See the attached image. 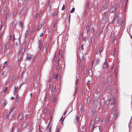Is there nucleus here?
Returning a JSON list of instances; mask_svg holds the SVG:
<instances>
[{
	"label": "nucleus",
	"mask_w": 132,
	"mask_h": 132,
	"mask_svg": "<svg viewBox=\"0 0 132 132\" xmlns=\"http://www.w3.org/2000/svg\"><path fill=\"white\" fill-rule=\"evenodd\" d=\"M13 110L10 111L9 112L7 116V118L9 119H11L12 118L14 115L15 113Z\"/></svg>",
	"instance_id": "f257e3e1"
},
{
	"label": "nucleus",
	"mask_w": 132,
	"mask_h": 132,
	"mask_svg": "<svg viewBox=\"0 0 132 132\" xmlns=\"http://www.w3.org/2000/svg\"><path fill=\"white\" fill-rule=\"evenodd\" d=\"M117 108L116 106H115L114 108L112 111V113L113 114H114L115 119L118 116L119 114V112H117Z\"/></svg>",
	"instance_id": "f03ea898"
},
{
	"label": "nucleus",
	"mask_w": 132,
	"mask_h": 132,
	"mask_svg": "<svg viewBox=\"0 0 132 132\" xmlns=\"http://www.w3.org/2000/svg\"><path fill=\"white\" fill-rule=\"evenodd\" d=\"M108 13L106 12H104L103 14V20L104 21H106L108 19Z\"/></svg>",
	"instance_id": "7ed1b4c3"
},
{
	"label": "nucleus",
	"mask_w": 132,
	"mask_h": 132,
	"mask_svg": "<svg viewBox=\"0 0 132 132\" xmlns=\"http://www.w3.org/2000/svg\"><path fill=\"white\" fill-rule=\"evenodd\" d=\"M103 70H105V71H106V70H107L108 69V65L106 61H105L103 63Z\"/></svg>",
	"instance_id": "20e7f679"
},
{
	"label": "nucleus",
	"mask_w": 132,
	"mask_h": 132,
	"mask_svg": "<svg viewBox=\"0 0 132 132\" xmlns=\"http://www.w3.org/2000/svg\"><path fill=\"white\" fill-rule=\"evenodd\" d=\"M25 48V47L24 46H22L20 48L19 54H20V55H23V53L24 52Z\"/></svg>",
	"instance_id": "39448f33"
},
{
	"label": "nucleus",
	"mask_w": 132,
	"mask_h": 132,
	"mask_svg": "<svg viewBox=\"0 0 132 132\" xmlns=\"http://www.w3.org/2000/svg\"><path fill=\"white\" fill-rule=\"evenodd\" d=\"M39 81V79H37L34 81V86L35 88L38 87Z\"/></svg>",
	"instance_id": "423d86ee"
},
{
	"label": "nucleus",
	"mask_w": 132,
	"mask_h": 132,
	"mask_svg": "<svg viewBox=\"0 0 132 132\" xmlns=\"http://www.w3.org/2000/svg\"><path fill=\"white\" fill-rule=\"evenodd\" d=\"M118 7L117 4H116L114 7H112L110 9V11L111 13H113L116 10V9H117Z\"/></svg>",
	"instance_id": "0eeeda50"
},
{
	"label": "nucleus",
	"mask_w": 132,
	"mask_h": 132,
	"mask_svg": "<svg viewBox=\"0 0 132 132\" xmlns=\"http://www.w3.org/2000/svg\"><path fill=\"white\" fill-rule=\"evenodd\" d=\"M43 46V43L42 41L41 40H39L38 43V47L39 49L40 50L41 48Z\"/></svg>",
	"instance_id": "6e6552de"
},
{
	"label": "nucleus",
	"mask_w": 132,
	"mask_h": 132,
	"mask_svg": "<svg viewBox=\"0 0 132 132\" xmlns=\"http://www.w3.org/2000/svg\"><path fill=\"white\" fill-rule=\"evenodd\" d=\"M27 10V7L26 6H24L23 9L22 10L21 12L22 15H24L25 14L26 11Z\"/></svg>",
	"instance_id": "1a4fd4ad"
},
{
	"label": "nucleus",
	"mask_w": 132,
	"mask_h": 132,
	"mask_svg": "<svg viewBox=\"0 0 132 132\" xmlns=\"http://www.w3.org/2000/svg\"><path fill=\"white\" fill-rule=\"evenodd\" d=\"M8 66V64H7V61H6L5 62L3 66V70L5 69V68L7 67Z\"/></svg>",
	"instance_id": "9d476101"
},
{
	"label": "nucleus",
	"mask_w": 132,
	"mask_h": 132,
	"mask_svg": "<svg viewBox=\"0 0 132 132\" xmlns=\"http://www.w3.org/2000/svg\"><path fill=\"white\" fill-rule=\"evenodd\" d=\"M90 4L89 3H87V4L85 5V11L86 10H88L89 9Z\"/></svg>",
	"instance_id": "9b49d317"
},
{
	"label": "nucleus",
	"mask_w": 132,
	"mask_h": 132,
	"mask_svg": "<svg viewBox=\"0 0 132 132\" xmlns=\"http://www.w3.org/2000/svg\"><path fill=\"white\" fill-rule=\"evenodd\" d=\"M90 27L89 26V23H88L87 24V26H86V33L87 34L89 31Z\"/></svg>",
	"instance_id": "f8f14e48"
},
{
	"label": "nucleus",
	"mask_w": 132,
	"mask_h": 132,
	"mask_svg": "<svg viewBox=\"0 0 132 132\" xmlns=\"http://www.w3.org/2000/svg\"><path fill=\"white\" fill-rule=\"evenodd\" d=\"M53 78L55 80H57L59 78V75L57 74H54L53 76Z\"/></svg>",
	"instance_id": "ddd939ff"
},
{
	"label": "nucleus",
	"mask_w": 132,
	"mask_h": 132,
	"mask_svg": "<svg viewBox=\"0 0 132 132\" xmlns=\"http://www.w3.org/2000/svg\"><path fill=\"white\" fill-rule=\"evenodd\" d=\"M95 65H97L99 64V63L100 62V59H98L96 60H95Z\"/></svg>",
	"instance_id": "4468645a"
},
{
	"label": "nucleus",
	"mask_w": 132,
	"mask_h": 132,
	"mask_svg": "<svg viewBox=\"0 0 132 132\" xmlns=\"http://www.w3.org/2000/svg\"><path fill=\"white\" fill-rule=\"evenodd\" d=\"M22 55H20V54H19L18 55V60L19 62L20 61L21 59H22Z\"/></svg>",
	"instance_id": "2eb2a0df"
},
{
	"label": "nucleus",
	"mask_w": 132,
	"mask_h": 132,
	"mask_svg": "<svg viewBox=\"0 0 132 132\" xmlns=\"http://www.w3.org/2000/svg\"><path fill=\"white\" fill-rule=\"evenodd\" d=\"M27 126V123L26 122H23L22 123V127L23 128H25Z\"/></svg>",
	"instance_id": "dca6fc26"
},
{
	"label": "nucleus",
	"mask_w": 132,
	"mask_h": 132,
	"mask_svg": "<svg viewBox=\"0 0 132 132\" xmlns=\"http://www.w3.org/2000/svg\"><path fill=\"white\" fill-rule=\"evenodd\" d=\"M22 114L21 113H20L19 115L18 118L20 120H21L22 118Z\"/></svg>",
	"instance_id": "f3484780"
},
{
	"label": "nucleus",
	"mask_w": 132,
	"mask_h": 132,
	"mask_svg": "<svg viewBox=\"0 0 132 132\" xmlns=\"http://www.w3.org/2000/svg\"><path fill=\"white\" fill-rule=\"evenodd\" d=\"M104 104V102H103L102 104V103H101V106L99 108L100 110H102L103 109Z\"/></svg>",
	"instance_id": "a211bd4d"
},
{
	"label": "nucleus",
	"mask_w": 132,
	"mask_h": 132,
	"mask_svg": "<svg viewBox=\"0 0 132 132\" xmlns=\"http://www.w3.org/2000/svg\"><path fill=\"white\" fill-rule=\"evenodd\" d=\"M7 43L6 44V49H9L10 47V45L9 43H8V42H7Z\"/></svg>",
	"instance_id": "6ab92c4d"
},
{
	"label": "nucleus",
	"mask_w": 132,
	"mask_h": 132,
	"mask_svg": "<svg viewBox=\"0 0 132 132\" xmlns=\"http://www.w3.org/2000/svg\"><path fill=\"white\" fill-rule=\"evenodd\" d=\"M106 91L108 92H109L110 90V87L109 86H108L106 88Z\"/></svg>",
	"instance_id": "aec40b11"
},
{
	"label": "nucleus",
	"mask_w": 132,
	"mask_h": 132,
	"mask_svg": "<svg viewBox=\"0 0 132 132\" xmlns=\"http://www.w3.org/2000/svg\"><path fill=\"white\" fill-rule=\"evenodd\" d=\"M77 89H78L77 87H76L75 88V93L74 94V97H76V93L77 92Z\"/></svg>",
	"instance_id": "412c9836"
},
{
	"label": "nucleus",
	"mask_w": 132,
	"mask_h": 132,
	"mask_svg": "<svg viewBox=\"0 0 132 132\" xmlns=\"http://www.w3.org/2000/svg\"><path fill=\"white\" fill-rule=\"evenodd\" d=\"M49 96L47 94L46 95V97L45 98V100L46 101H48L49 100V99L48 97Z\"/></svg>",
	"instance_id": "4be33fe9"
},
{
	"label": "nucleus",
	"mask_w": 132,
	"mask_h": 132,
	"mask_svg": "<svg viewBox=\"0 0 132 132\" xmlns=\"http://www.w3.org/2000/svg\"><path fill=\"white\" fill-rule=\"evenodd\" d=\"M99 121V118L98 117H96V118L95 119V122H96V123H97Z\"/></svg>",
	"instance_id": "5701e85b"
},
{
	"label": "nucleus",
	"mask_w": 132,
	"mask_h": 132,
	"mask_svg": "<svg viewBox=\"0 0 132 132\" xmlns=\"http://www.w3.org/2000/svg\"><path fill=\"white\" fill-rule=\"evenodd\" d=\"M18 88H17V87L16 88V87H14V94H15L16 93V92L18 90Z\"/></svg>",
	"instance_id": "b1692460"
},
{
	"label": "nucleus",
	"mask_w": 132,
	"mask_h": 132,
	"mask_svg": "<svg viewBox=\"0 0 132 132\" xmlns=\"http://www.w3.org/2000/svg\"><path fill=\"white\" fill-rule=\"evenodd\" d=\"M58 12L56 10H55L54 11V13H53V16H55L56 15H57V14L58 13Z\"/></svg>",
	"instance_id": "393cba45"
},
{
	"label": "nucleus",
	"mask_w": 132,
	"mask_h": 132,
	"mask_svg": "<svg viewBox=\"0 0 132 132\" xmlns=\"http://www.w3.org/2000/svg\"><path fill=\"white\" fill-rule=\"evenodd\" d=\"M107 5L108 4L106 3H105L104 4L103 7L104 8V9H105L107 8Z\"/></svg>",
	"instance_id": "a878e982"
},
{
	"label": "nucleus",
	"mask_w": 132,
	"mask_h": 132,
	"mask_svg": "<svg viewBox=\"0 0 132 132\" xmlns=\"http://www.w3.org/2000/svg\"><path fill=\"white\" fill-rule=\"evenodd\" d=\"M19 24V26L21 29H22L23 28V26L22 22L21 21L20 22Z\"/></svg>",
	"instance_id": "bb28decb"
},
{
	"label": "nucleus",
	"mask_w": 132,
	"mask_h": 132,
	"mask_svg": "<svg viewBox=\"0 0 132 132\" xmlns=\"http://www.w3.org/2000/svg\"><path fill=\"white\" fill-rule=\"evenodd\" d=\"M2 52L3 53H4L5 52V48L4 46V47H2Z\"/></svg>",
	"instance_id": "cd10ccee"
},
{
	"label": "nucleus",
	"mask_w": 132,
	"mask_h": 132,
	"mask_svg": "<svg viewBox=\"0 0 132 132\" xmlns=\"http://www.w3.org/2000/svg\"><path fill=\"white\" fill-rule=\"evenodd\" d=\"M122 2L121 1L119 3V7L120 8L122 7Z\"/></svg>",
	"instance_id": "c85d7f7f"
},
{
	"label": "nucleus",
	"mask_w": 132,
	"mask_h": 132,
	"mask_svg": "<svg viewBox=\"0 0 132 132\" xmlns=\"http://www.w3.org/2000/svg\"><path fill=\"white\" fill-rule=\"evenodd\" d=\"M16 24V23L15 21L13 22L12 23V25L13 27H14Z\"/></svg>",
	"instance_id": "c756f323"
},
{
	"label": "nucleus",
	"mask_w": 132,
	"mask_h": 132,
	"mask_svg": "<svg viewBox=\"0 0 132 132\" xmlns=\"http://www.w3.org/2000/svg\"><path fill=\"white\" fill-rule=\"evenodd\" d=\"M75 10V8L73 7L70 11V12L71 13H73L74 11Z\"/></svg>",
	"instance_id": "7c9ffc66"
},
{
	"label": "nucleus",
	"mask_w": 132,
	"mask_h": 132,
	"mask_svg": "<svg viewBox=\"0 0 132 132\" xmlns=\"http://www.w3.org/2000/svg\"><path fill=\"white\" fill-rule=\"evenodd\" d=\"M116 104L115 101H114L113 102H111V106L115 105Z\"/></svg>",
	"instance_id": "2f4dec72"
},
{
	"label": "nucleus",
	"mask_w": 132,
	"mask_h": 132,
	"mask_svg": "<svg viewBox=\"0 0 132 132\" xmlns=\"http://www.w3.org/2000/svg\"><path fill=\"white\" fill-rule=\"evenodd\" d=\"M110 119V116H108L106 119V122L108 123Z\"/></svg>",
	"instance_id": "473e14b6"
},
{
	"label": "nucleus",
	"mask_w": 132,
	"mask_h": 132,
	"mask_svg": "<svg viewBox=\"0 0 132 132\" xmlns=\"http://www.w3.org/2000/svg\"><path fill=\"white\" fill-rule=\"evenodd\" d=\"M42 25L41 24H40L38 27V29L37 30V31L39 30L42 27Z\"/></svg>",
	"instance_id": "72a5a7b5"
},
{
	"label": "nucleus",
	"mask_w": 132,
	"mask_h": 132,
	"mask_svg": "<svg viewBox=\"0 0 132 132\" xmlns=\"http://www.w3.org/2000/svg\"><path fill=\"white\" fill-rule=\"evenodd\" d=\"M53 101V102H55L56 100V97H55L53 99H52Z\"/></svg>",
	"instance_id": "f704fd0d"
},
{
	"label": "nucleus",
	"mask_w": 132,
	"mask_h": 132,
	"mask_svg": "<svg viewBox=\"0 0 132 132\" xmlns=\"http://www.w3.org/2000/svg\"><path fill=\"white\" fill-rule=\"evenodd\" d=\"M8 89V88L7 87H6L5 88L4 90L3 91V92L4 93H5L7 91Z\"/></svg>",
	"instance_id": "c9c22d12"
},
{
	"label": "nucleus",
	"mask_w": 132,
	"mask_h": 132,
	"mask_svg": "<svg viewBox=\"0 0 132 132\" xmlns=\"http://www.w3.org/2000/svg\"><path fill=\"white\" fill-rule=\"evenodd\" d=\"M79 120V117L77 115L76 116V121L78 122Z\"/></svg>",
	"instance_id": "e433bc0d"
},
{
	"label": "nucleus",
	"mask_w": 132,
	"mask_h": 132,
	"mask_svg": "<svg viewBox=\"0 0 132 132\" xmlns=\"http://www.w3.org/2000/svg\"><path fill=\"white\" fill-rule=\"evenodd\" d=\"M101 52L99 51H98L96 52V53L97 54H99L100 55H101Z\"/></svg>",
	"instance_id": "4c0bfd02"
},
{
	"label": "nucleus",
	"mask_w": 132,
	"mask_h": 132,
	"mask_svg": "<svg viewBox=\"0 0 132 132\" xmlns=\"http://www.w3.org/2000/svg\"><path fill=\"white\" fill-rule=\"evenodd\" d=\"M54 94H52L51 95V99H53L55 97H54Z\"/></svg>",
	"instance_id": "58836bf2"
},
{
	"label": "nucleus",
	"mask_w": 132,
	"mask_h": 132,
	"mask_svg": "<svg viewBox=\"0 0 132 132\" xmlns=\"http://www.w3.org/2000/svg\"><path fill=\"white\" fill-rule=\"evenodd\" d=\"M81 50L82 51H83L84 50V45L83 44H82L81 45Z\"/></svg>",
	"instance_id": "ea45409f"
},
{
	"label": "nucleus",
	"mask_w": 132,
	"mask_h": 132,
	"mask_svg": "<svg viewBox=\"0 0 132 132\" xmlns=\"http://www.w3.org/2000/svg\"><path fill=\"white\" fill-rule=\"evenodd\" d=\"M55 86H54L52 88V91H54L55 89Z\"/></svg>",
	"instance_id": "a19ab883"
},
{
	"label": "nucleus",
	"mask_w": 132,
	"mask_h": 132,
	"mask_svg": "<svg viewBox=\"0 0 132 132\" xmlns=\"http://www.w3.org/2000/svg\"><path fill=\"white\" fill-rule=\"evenodd\" d=\"M65 6L64 5V4L63 5V7H62V10H64V9H65Z\"/></svg>",
	"instance_id": "79ce46f5"
},
{
	"label": "nucleus",
	"mask_w": 132,
	"mask_h": 132,
	"mask_svg": "<svg viewBox=\"0 0 132 132\" xmlns=\"http://www.w3.org/2000/svg\"><path fill=\"white\" fill-rule=\"evenodd\" d=\"M12 38V36L11 35H10L9 37V38L8 39H9V41H10V40H11V38Z\"/></svg>",
	"instance_id": "37998d69"
},
{
	"label": "nucleus",
	"mask_w": 132,
	"mask_h": 132,
	"mask_svg": "<svg viewBox=\"0 0 132 132\" xmlns=\"http://www.w3.org/2000/svg\"><path fill=\"white\" fill-rule=\"evenodd\" d=\"M103 50V48L102 47H101L99 49V51L101 52Z\"/></svg>",
	"instance_id": "c03bdc74"
},
{
	"label": "nucleus",
	"mask_w": 132,
	"mask_h": 132,
	"mask_svg": "<svg viewBox=\"0 0 132 132\" xmlns=\"http://www.w3.org/2000/svg\"><path fill=\"white\" fill-rule=\"evenodd\" d=\"M4 23L2 22V25H1V28H2V27L4 25Z\"/></svg>",
	"instance_id": "a18cd8bd"
},
{
	"label": "nucleus",
	"mask_w": 132,
	"mask_h": 132,
	"mask_svg": "<svg viewBox=\"0 0 132 132\" xmlns=\"http://www.w3.org/2000/svg\"><path fill=\"white\" fill-rule=\"evenodd\" d=\"M16 78V77L15 76H13V78H12V81H13L15 79V78Z\"/></svg>",
	"instance_id": "49530a36"
},
{
	"label": "nucleus",
	"mask_w": 132,
	"mask_h": 132,
	"mask_svg": "<svg viewBox=\"0 0 132 132\" xmlns=\"http://www.w3.org/2000/svg\"><path fill=\"white\" fill-rule=\"evenodd\" d=\"M78 79H77V78L76 79V82H75V84H76L77 85V84H78Z\"/></svg>",
	"instance_id": "de8ad7c7"
},
{
	"label": "nucleus",
	"mask_w": 132,
	"mask_h": 132,
	"mask_svg": "<svg viewBox=\"0 0 132 132\" xmlns=\"http://www.w3.org/2000/svg\"><path fill=\"white\" fill-rule=\"evenodd\" d=\"M96 123V122H95V121H93V120H92V121L91 122V124L92 123V125L94 123Z\"/></svg>",
	"instance_id": "09e8293b"
},
{
	"label": "nucleus",
	"mask_w": 132,
	"mask_h": 132,
	"mask_svg": "<svg viewBox=\"0 0 132 132\" xmlns=\"http://www.w3.org/2000/svg\"><path fill=\"white\" fill-rule=\"evenodd\" d=\"M46 26V23H44L43 25V27H45Z\"/></svg>",
	"instance_id": "8fccbe9b"
},
{
	"label": "nucleus",
	"mask_w": 132,
	"mask_h": 132,
	"mask_svg": "<svg viewBox=\"0 0 132 132\" xmlns=\"http://www.w3.org/2000/svg\"><path fill=\"white\" fill-rule=\"evenodd\" d=\"M31 58V57L30 56H28L27 57V59H28V60L30 59Z\"/></svg>",
	"instance_id": "3c124183"
},
{
	"label": "nucleus",
	"mask_w": 132,
	"mask_h": 132,
	"mask_svg": "<svg viewBox=\"0 0 132 132\" xmlns=\"http://www.w3.org/2000/svg\"><path fill=\"white\" fill-rule=\"evenodd\" d=\"M91 30V31L92 32H93L94 31V29L93 28H92L91 29H90Z\"/></svg>",
	"instance_id": "603ef678"
},
{
	"label": "nucleus",
	"mask_w": 132,
	"mask_h": 132,
	"mask_svg": "<svg viewBox=\"0 0 132 132\" xmlns=\"http://www.w3.org/2000/svg\"><path fill=\"white\" fill-rule=\"evenodd\" d=\"M59 69V65H57L56 67V69L57 70H58Z\"/></svg>",
	"instance_id": "864d4df0"
},
{
	"label": "nucleus",
	"mask_w": 132,
	"mask_h": 132,
	"mask_svg": "<svg viewBox=\"0 0 132 132\" xmlns=\"http://www.w3.org/2000/svg\"><path fill=\"white\" fill-rule=\"evenodd\" d=\"M16 98L17 99V100H18V99H19V96L18 95H17L16 96Z\"/></svg>",
	"instance_id": "5fc2aeb1"
},
{
	"label": "nucleus",
	"mask_w": 132,
	"mask_h": 132,
	"mask_svg": "<svg viewBox=\"0 0 132 132\" xmlns=\"http://www.w3.org/2000/svg\"><path fill=\"white\" fill-rule=\"evenodd\" d=\"M86 38L85 37H84L83 38V40L84 41H85L86 40Z\"/></svg>",
	"instance_id": "6e6d98bb"
},
{
	"label": "nucleus",
	"mask_w": 132,
	"mask_h": 132,
	"mask_svg": "<svg viewBox=\"0 0 132 132\" xmlns=\"http://www.w3.org/2000/svg\"><path fill=\"white\" fill-rule=\"evenodd\" d=\"M38 15V13H37L36 14V18H37Z\"/></svg>",
	"instance_id": "4d7b16f0"
},
{
	"label": "nucleus",
	"mask_w": 132,
	"mask_h": 132,
	"mask_svg": "<svg viewBox=\"0 0 132 132\" xmlns=\"http://www.w3.org/2000/svg\"><path fill=\"white\" fill-rule=\"evenodd\" d=\"M4 12H3V10L2 11H2H1V15H3V14H4Z\"/></svg>",
	"instance_id": "13d9d810"
},
{
	"label": "nucleus",
	"mask_w": 132,
	"mask_h": 132,
	"mask_svg": "<svg viewBox=\"0 0 132 132\" xmlns=\"http://www.w3.org/2000/svg\"><path fill=\"white\" fill-rule=\"evenodd\" d=\"M57 132H59V128H58L57 130Z\"/></svg>",
	"instance_id": "bf43d9fd"
},
{
	"label": "nucleus",
	"mask_w": 132,
	"mask_h": 132,
	"mask_svg": "<svg viewBox=\"0 0 132 132\" xmlns=\"http://www.w3.org/2000/svg\"><path fill=\"white\" fill-rule=\"evenodd\" d=\"M90 82L89 81V82H87L86 84V85H90V84L89 83V82Z\"/></svg>",
	"instance_id": "052dcab7"
},
{
	"label": "nucleus",
	"mask_w": 132,
	"mask_h": 132,
	"mask_svg": "<svg viewBox=\"0 0 132 132\" xmlns=\"http://www.w3.org/2000/svg\"><path fill=\"white\" fill-rule=\"evenodd\" d=\"M28 117V114H27L26 115V118H27Z\"/></svg>",
	"instance_id": "680f3d73"
},
{
	"label": "nucleus",
	"mask_w": 132,
	"mask_h": 132,
	"mask_svg": "<svg viewBox=\"0 0 132 132\" xmlns=\"http://www.w3.org/2000/svg\"><path fill=\"white\" fill-rule=\"evenodd\" d=\"M43 35V33H42L40 35V37H42Z\"/></svg>",
	"instance_id": "e2e57ef3"
},
{
	"label": "nucleus",
	"mask_w": 132,
	"mask_h": 132,
	"mask_svg": "<svg viewBox=\"0 0 132 132\" xmlns=\"http://www.w3.org/2000/svg\"><path fill=\"white\" fill-rule=\"evenodd\" d=\"M42 14V12H41L40 13V15H39V16H41Z\"/></svg>",
	"instance_id": "0e129e2a"
},
{
	"label": "nucleus",
	"mask_w": 132,
	"mask_h": 132,
	"mask_svg": "<svg viewBox=\"0 0 132 132\" xmlns=\"http://www.w3.org/2000/svg\"><path fill=\"white\" fill-rule=\"evenodd\" d=\"M66 112H67V110H66L65 112H64V115H65L66 114Z\"/></svg>",
	"instance_id": "69168bd1"
},
{
	"label": "nucleus",
	"mask_w": 132,
	"mask_h": 132,
	"mask_svg": "<svg viewBox=\"0 0 132 132\" xmlns=\"http://www.w3.org/2000/svg\"><path fill=\"white\" fill-rule=\"evenodd\" d=\"M114 72H115V73H116L117 72V70H116V68H115V70H114Z\"/></svg>",
	"instance_id": "338daca9"
},
{
	"label": "nucleus",
	"mask_w": 132,
	"mask_h": 132,
	"mask_svg": "<svg viewBox=\"0 0 132 132\" xmlns=\"http://www.w3.org/2000/svg\"><path fill=\"white\" fill-rule=\"evenodd\" d=\"M6 115H4L3 116V118H6Z\"/></svg>",
	"instance_id": "774afa93"
}]
</instances>
